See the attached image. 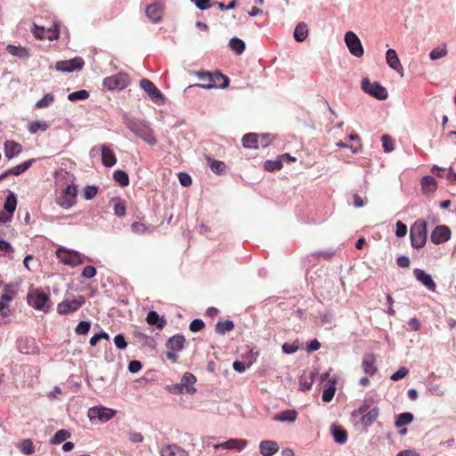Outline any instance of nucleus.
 <instances>
[{
    "label": "nucleus",
    "instance_id": "nucleus-1",
    "mask_svg": "<svg viewBox=\"0 0 456 456\" xmlns=\"http://www.w3.org/2000/svg\"><path fill=\"white\" fill-rule=\"evenodd\" d=\"M128 128L139 138L150 145H155L157 139L154 135V130L149 123L144 121H132L128 124Z\"/></svg>",
    "mask_w": 456,
    "mask_h": 456
},
{
    "label": "nucleus",
    "instance_id": "nucleus-2",
    "mask_svg": "<svg viewBox=\"0 0 456 456\" xmlns=\"http://www.w3.org/2000/svg\"><path fill=\"white\" fill-rule=\"evenodd\" d=\"M427 223L424 220H417L411 227L410 237L411 246L421 248L427 241Z\"/></svg>",
    "mask_w": 456,
    "mask_h": 456
},
{
    "label": "nucleus",
    "instance_id": "nucleus-3",
    "mask_svg": "<svg viewBox=\"0 0 456 456\" xmlns=\"http://www.w3.org/2000/svg\"><path fill=\"white\" fill-rule=\"evenodd\" d=\"M28 303L37 310L48 312L50 309V298L41 289H36L28 292Z\"/></svg>",
    "mask_w": 456,
    "mask_h": 456
},
{
    "label": "nucleus",
    "instance_id": "nucleus-4",
    "mask_svg": "<svg viewBox=\"0 0 456 456\" xmlns=\"http://www.w3.org/2000/svg\"><path fill=\"white\" fill-rule=\"evenodd\" d=\"M102 84L103 86L110 91H120L125 89L130 84V78L127 74L119 72L105 77Z\"/></svg>",
    "mask_w": 456,
    "mask_h": 456
},
{
    "label": "nucleus",
    "instance_id": "nucleus-5",
    "mask_svg": "<svg viewBox=\"0 0 456 456\" xmlns=\"http://www.w3.org/2000/svg\"><path fill=\"white\" fill-rule=\"evenodd\" d=\"M77 190L76 185L69 184L61 190L56 199V203L63 208H70L77 201Z\"/></svg>",
    "mask_w": 456,
    "mask_h": 456
},
{
    "label": "nucleus",
    "instance_id": "nucleus-6",
    "mask_svg": "<svg viewBox=\"0 0 456 456\" xmlns=\"http://www.w3.org/2000/svg\"><path fill=\"white\" fill-rule=\"evenodd\" d=\"M58 259L64 265L77 266L84 263L85 256L77 251L59 248L56 251Z\"/></svg>",
    "mask_w": 456,
    "mask_h": 456
},
{
    "label": "nucleus",
    "instance_id": "nucleus-7",
    "mask_svg": "<svg viewBox=\"0 0 456 456\" xmlns=\"http://www.w3.org/2000/svg\"><path fill=\"white\" fill-rule=\"evenodd\" d=\"M362 89L379 100H386L388 97V93L384 86L378 82H370L369 78L362 79Z\"/></svg>",
    "mask_w": 456,
    "mask_h": 456
},
{
    "label": "nucleus",
    "instance_id": "nucleus-8",
    "mask_svg": "<svg viewBox=\"0 0 456 456\" xmlns=\"http://www.w3.org/2000/svg\"><path fill=\"white\" fill-rule=\"evenodd\" d=\"M140 86L147 94L149 98L156 104H164L165 96L157 88V86L149 79L142 78L140 80Z\"/></svg>",
    "mask_w": 456,
    "mask_h": 456
},
{
    "label": "nucleus",
    "instance_id": "nucleus-9",
    "mask_svg": "<svg viewBox=\"0 0 456 456\" xmlns=\"http://www.w3.org/2000/svg\"><path fill=\"white\" fill-rule=\"evenodd\" d=\"M86 302L83 296H77L74 299H66L57 305V312L60 314H68L79 309Z\"/></svg>",
    "mask_w": 456,
    "mask_h": 456
},
{
    "label": "nucleus",
    "instance_id": "nucleus-10",
    "mask_svg": "<svg viewBox=\"0 0 456 456\" xmlns=\"http://www.w3.org/2000/svg\"><path fill=\"white\" fill-rule=\"evenodd\" d=\"M84 65V60L81 57H76L69 60L57 61L55 69L61 72H73L82 69Z\"/></svg>",
    "mask_w": 456,
    "mask_h": 456
},
{
    "label": "nucleus",
    "instance_id": "nucleus-11",
    "mask_svg": "<svg viewBox=\"0 0 456 456\" xmlns=\"http://www.w3.org/2000/svg\"><path fill=\"white\" fill-rule=\"evenodd\" d=\"M345 42L353 55L356 57H361L363 55V47L355 33L352 31L346 32L345 35Z\"/></svg>",
    "mask_w": 456,
    "mask_h": 456
},
{
    "label": "nucleus",
    "instance_id": "nucleus-12",
    "mask_svg": "<svg viewBox=\"0 0 456 456\" xmlns=\"http://www.w3.org/2000/svg\"><path fill=\"white\" fill-rule=\"evenodd\" d=\"M16 293L10 287H5L4 293L0 296V315L7 317L11 314L10 303L14 298Z\"/></svg>",
    "mask_w": 456,
    "mask_h": 456
},
{
    "label": "nucleus",
    "instance_id": "nucleus-13",
    "mask_svg": "<svg viewBox=\"0 0 456 456\" xmlns=\"http://www.w3.org/2000/svg\"><path fill=\"white\" fill-rule=\"evenodd\" d=\"M116 414V411L111 409L104 407H93L88 411L90 419L98 418L102 422H107L111 419Z\"/></svg>",
    "mask_w": 456,
    "mask_h": 456
},
{
    "label": "nucleus",
    "instance_id": "nucleus-14",
    "mask_svg": "<svg viewBox=\"0 0 456 456\" xmlns=\"http://www.w3.org/2000/svg\"><path fill=\"white\" fill-rule=\"evenodd\" d=\"M451 238V230L445 225L436 226L431 233V241L436 245L446 242Z\"/></svg>",
    "mask_w": 456,
    "mask_h": 456
},
{
    "label": "nucleus",
    "instance_id": "nucleus-15",
    "mask_svg": "<svg viewBox=\"0 0 456 456\" xmlns=\"http://www.w3.org/2000/svg\"><path fill=\"white\" fill-rule=\"evenodd\" d=\"M17 206V199L13 192H9L7 195L4 208L8 213V216H5L4 214H0V222L5 223L11 220V217L12 216L13 212L16 209Z\"/></svg>",
    "mask_w": 456,
    "mask_h": 456
},
{
    "label": "nucleus",
    "instance_id": "nucleus-16",
    "mask_svg": "<svg viewBox=\"0 0 456 456\" xmlns=\"http://www.w3.org/2000/svg\"><path fill=\"white\" fill-rule=\"evenodd\" d=\"M248 444V442L243 439L231 438L224 443H221L215 445L216 449L224 448L228 450H236L238 452L242 451Z\"/></svg>",
    "mask_w": 456,
    "mask_h": 456
},
{
    "label": "nucleus",
    "instance_id": "nucleus-17",
    "mask_svg": "<svg viewBox=\"0 0 456 456\" xmlns=\"http://www.w3.org/2000/svg\"><path fill=\"white\" fill-rule=\"evenodd\" d=\"M280 450L277 442L273 440H264L259 444V451L263 456H273Z\"/></svg>",
    "mask_w": 456,
    "mask_h": 456
},
{
    "label": "nucleus",
    "instance_id": "nucleus-18",
    "mask_svg": "<svg viewBox=\"0 0 456 456\" xmlns=\"http://www.w3.org/2000/svg\"><path fill=\"white\" fill-rule=\"evenodd\" d=\"M195 75L199 77L200 81H202V84H194L190 86L188 88L198 86L205 89H211L214 88L215 85L212 84L213 82V77L212 73L208 71H198L195 72Z\"/></svg>",
    "mask_w": 456,
    "mask_h": 456
},
{
    "label": "nucleus",
    "instance_id": "nucleus-19",
    "mask_svg": "<svg viewBox=\"0 0 456 456\" xmlns=\"http://www.w3.org/2000/svg\"><path fill=\"white\" fill-rule=\"evenodd\" d=\"M414 275L416 279L420 281L424 286H426L429 290L435 291L436 289V284L431 278V276L426 273L423 270L415 269Z\"/></svg>",
    "mask_w": 456,
    "mask_h": 456
},
{
    "label": "nucleus",
    "instance_id": "nucleus-20",
    "mask_svg": "<svg viewBox=\"0 0 456 456\" xmlns=\"http://www.w3.org/2000/svg\"><path fill=\"white\" fill-rule=\"evenodd\" d=\"M196 382V377L189 372H186L183 374V376L181 379L180 385L186 394H193L195 393L196 389L193 387V385Z\"/></svg>",
    "mask_w": 456,
    "mask_h": 456
},
{
    "label": "nucleus",
    "instance_id": "nucleus-21",
    "mask_svg": "<svg viewBox=\"0 0 456 456\" xmlns=\"http://www.w3.org/2000/svg\"><path fill=\"white\" fill-rule=\"evenodd\" d=\"M22 151L21 144L14 141H6L4 142V155L8 159H11L19 155Z\"/></svg>",
    "mask_w": 456,
    "mask_h": 456
},
{
    "label": "nucleus",
    "instance_id": "nucleus-22",
    "mask_svg": "<svg viewBox=\"0 0 456 456\" xmlns=\"http://www.w3.org/2000/svg\"><path fill=\"white\" fill-rule=\"evenodd\" d=\"M163 8L160 4H150L146 9V14L152 22H159L162 18Z\"/></svg>",
    "mask_w": 456,
    "mask_h": 456
},
{
    "label": "nucleus",
    "instance_id": "nucleus-23",
    "mask_svg": "<svg viewBox=\"0 0 456 456\" xmlns=\"http://www.w3.org/2000/svg\"><path fill=\"white\" fill-rule=\"evenodd\" d=\"M102 164L107 167H113L117 162L115 153L106 145L102 147Z\"/></svg>",
    "mask_w": 456,
    "mask_h": 456
},
{
    "label": "nucleus",
    "instance_id": "nucleus-24",
    "mask_svg": "<svg viewBox=\"0 0 456 456\" xmlns=\"http://www.w3.org/2000/svg\"><path fill=\"white\" fill-rule=\"evenodd\" d=\"M160 456H187V453L180 446L173 444L163 447L160 450Z\"/></svg>",
    "mask_w": 456,
    "mask_h": 456
},
{
    "label": "nucleus",
    "instance_id": "nucleus-25",
    "mask_svg": "<svg viewBox=\"0 0 456 456\" xmlns=\"http://www.w3.org/2000/svg\"><path fill=\"white\" fill-rule=\"evenodd\" d=\"M375 362V356L372 354H367L363 357L362 365L366 374L373 376L377 372Z\"/></svg>",
    "mask_w": 456,
    "mask_h": 456
},
{
    "label": "nucleus",
    "instance_id": "nucleus-26",
    "mask_svg": "<svg viewBox=\"0 0 456 456\" xmlns=\"http://www.w3.org/2000/svg\"><path fill=\"white\" fill-rule=\"evenodd\" d=\"M386 60H387V63L388 64V66L396 70V71H399L400 69H403L402 67V64L400 62V60L397 56V53L395 50L393 49H388L387 51V53H386Z\"/></svg>",
    "mask_w": 456,
    "mask_h": 456
},
{
    "label": "nucleus",
    "instance_id": "nucleus-27",
    "mask_svg": "<svg viewBox=\"0 0 456 456\" xmlns=\"http://www.w3.org/2000/svg\"><path fill=\"white\" fill-rule=\"evenodd\" d=\"M185 338L182 335L173 336L167 342V347L171 351H181L184 347Z\"/></svg>",
    "mask_w": 456,
    "mask_h": 456
},
{
    "label": "nucleus",
    "instance_id": "nucleus-28",
    "mask_svg": "<svg viewBox=\"0 0 456 456\" xmlns=\"http://www.w3.org/2000/svg\"><path fill=\"white\" fill-rule=\"evenodd\" d=\"M259 134L255 133L246 134L242 137V144L248 149H258L259 148Z\"/></svg>",
    "mask_w": 456,
    "mask_h": 456
},
{
    "label": "nucleus",
    "instance_id": "nucleus-29",
    "mask_svg": "<svg viewBox=\"0 0 456 456\" xmlns=\"http://www.w3.org/2000/svg\"><path fill=\"white\" fill-rule=\"evenodd\" d=\"M213 82L215 85L214 88H226L229 86V77L220 71H215L212 73Z\"/></svg>",
    "mask_w": 456,
    "mask_h": 456
},
{
    "label": "nucleus",
    "instance_id": "nucleus-30",
    "mask_svg": "<svg viewBox=\"0 0 456 456\" xmlns=\"http://www.w3.org/2000/svg\"><path fill=\"white\" fill-rule=\"evenodd\" d=\"M331 432L338 444H343L347 441V432L342 427L332 425Z\"/></svg>",
    "mask_w": 456,
    "mask_h": 456
},
{
    "label": "nucleus",
    "instance_id": "nucleus-31",
    "mask_svg": "<svg viewBox=\"0 0 456 456\" xmlns=\"http://www.w3.org/2000/svg\"><path fill=\"white\" fill-rule=\"evenodd\" d=\"M146 321L150 325H155L158 329L161 330L166 324V320L160 318L156 311H150L147 314Z\"/></svg>",
    "mask_w": 456,
    "mask_h": 456
},
{
    "label": "nucleus",
    "instance_id": "nucleus-32",
    "mask_svg": "<svg viewBox=\"0 0 456 456\" xmlns=\"http://www.w3.org/2000/svg\"><path fill=\"white\" fill-rule=\"evenodd\" d=\"M297 418V412L295 410H286L273 417L276 421L294 422Z\"/></svg>",
    "mask_w": 456,
    "mask_h": 456
},
{
    "label": "nucleus",
    "instance_id": "nucleus-33",
    "mask_svg": "<svg viewBox=\"0 0 456 456\" xmlns=\"http://www.w3.org/2000/svg\"><path fill=\"white\" fill-rule=\"evenodd\" d=\"M34 162V159H28L23 163H20V165L13 167L8 170H6L7 175H20V174L27 171Z\"/></svg>",
    "mask_w": 456,
    "mask_h": 456
},
{
    "label": "nucleus",
    "instance_id": "nucleus-34",
    "mask_svg": "<svg viewBox=\"0 0 456 456\" xmlns=\"http://www.w3.org/2000/svg\"><path fill=\"white\" fill-rule=\"evenodd\" d=\"M205 159H206V160L208 162V165L209 168L214 173L221 174V173H223L225 170L226 165H225L224 162L219 161V160H216V159H212L209 156H206Z\"/></svg>",
    "mask_w": 456,
    "mask_h": 456
},
{
    "label": "nucleus",
    "instance_id": "nucleus-35",
    "mask_svg": "<svg viewBox=\"0 0 456 456\" xmlns=\"http://www.w3.org/2000/svg\"><path fill=\"white\" fill-rule=\"evenodd\" d=\"M6 50L10 54H12L13 56H18L20 58H26V57L29 56L28 49L26 47H22L20 45L16 46V45H8L6 46Z\"/></svg>",
    "mask_w": 456,
    "mask_h": 456
},
{
    "label": "nucleus",
    "instance_id": "nucleus-36",
    "mask_svg": "<svg viewBox=\"0 0 456 456\" xmlns=\"http://www.w3.org/2000/svg\"><path fill=\"white\" fill-rule=\"evenodd\" d=\"M433 173H435L437 176L445 177L452 183H456V173L453 172L452 168L450 169H442L436 167H434L432 169Z\"/></svg>",
    "mask_w": 456,
    "mask_h": 456
},
{
    "label": "nucleus",
    "instance_id": "nucleus-37",
    "mask_svg": "<svg viewBox=\"0 0 456 456\" xmlns=\"http://www.w3.org/2000/svg\"><path fill=\"white\" fill-rule=\"evenodd\" d=\"M308 36V28L306 24L300 22L294 30V37L297 42H303Z\"/></svg>",
    "mask_w": 456,
    "mask_h": 456
},
{
    "label": "nucleus",
    "instance_id": "nucleus-38",
    "mask_svg": "<svg viewBox=\"0 0 456 456\" xmlns=\"http://www.w3.org/2000/svg\"><path fill=\"white\" fill-rule=\"evenodd\" d=\"M335 380H329V383L325 386L323 393H322V401L329 403L330 402L335 395L336 387Z\"/></svg>",
    "mask_w": 456,
    "mask_h": 456
},
{
    "label": "nucleus",
    "instance_id": "nucleus-39",
    "mask_svg": "<svg viewBox=\"0 0 456 456\" xmlns=\"http://www.w3.org/2000/svg\"><path fill=\"white\" fill-rule=\"evenodd\" d=\"M379 416V409L373 408L366 412L361 419L362 425L368 427L370 426Z\"/></svg>",
    "mask_w": 456,
    "mask_h": 456
},
{
    "label": "nucleus",
    "instance_id": "nucleus-40",
    "mask_svg": "<svg viewBox=\"0 0 456 456\" xmlns=\"http://www.w3.org/2000/svg\"><path fill=\"white\" fill-rule=\"evenodd\" d=\"M421 187L425 192H433L436 189V179L430 175L425 176L421 180Z\"/></svg>",
    "mask_w": 456,
    "mask_h": 456
},
{
    "label": "nucleus",
    "instance_id": "nucleus-41",
    "mask_svg": "<svg viewBox=\"0 0 456 456\" xmlns=\"http://www.w3.org/2000/svg\"><path fill=\"white\" fill-rule=\"evenodd\" d=\"M20 452L26 455H30L35 452V446L31 439L27 438L20 442L18 445Z\"/></svg>",
    "mask_w": 456,
    "mask_h": 456
},
{
    "label": "nucleus",
    "instance_id": "nucleus-42",
    "mask_svg": "<svg viewBox=\"0 0 456 456\" xmlns=\"http://www.w3.org/2000/svg\"><path fill=\"white\" fill-rule=\"evenodd\" d=\"M413 421V415L411 412H403L396 417L395 425L396 428H403Z\"/></svg>",
    "mask_w": 456,
    "mask_h": 456
},
{
    "label": "nucleus",
    "instance_id": "nucleus-43",
    "mask_svg": "<svg viewBox=\"0 0 456 456\" xmlns=\"http://www.w3.org/2000/svg\"><path fill=\"white\" fill-rule=\"evenodd\" d=\"M114 181L120 186L125 187L129 184V176L126 172L123 170H117L113 174Z\"/></svg>",
    "mask_w": 456,
    "mask_h": 456
},
{
    "label": "nucleus",
    "instance_id": "nucleus-44",
    "mask_svg": "<svg viewBox=\"0 0 456 456\" xmlns=\"http://www.w3.org/2000/svg\"><path fill=\"white\" fill-rule=\"evenodd\" d=\"M234 328V324L232 321L226 320L224 322H218L216 325V332L224 335L228 331L232 330Z\"/></svg>",
    "mask_w": 456,
    "mask_h": 456
},
{
    "label": "nucleus",
    "instance_id": "nucleus-45",
    "mask_svg": "<svg viewBox=\"0 0 456 456\" xmlns=\"http://www.w3.org/2000/svg\"><path fill=\"white\" fill-rule=\"evenodd\" d=\"M229 45L231 49L237 54H241L245 50V43L238 37L232 38L230 40Z\"/></svg>",
    "mask_w": 456,
    "mask_h": 456
},
{
    "label": "nucleus",
    "instance_id": "nucleus-46",
    "mask_svg": "<svg viewBox=\"0 0 456 456\" xmlns=\"http://www.w3.org/2000/svg\"><path fill=\"white\" fill-rule=\"evenodd\" d=\"M70 437V433L66 429L58 430L51 439L52 444H59Z\"/></svg>",
    "mask_w": 456,
    "mask_h": 456
},
{
    "label": "nucleus",
    "instance_id": "nucleus-47",
    "mask_svg": "<svg viewBox=\"0 0 456 456\" xmlns=\"http://www.w3.org/2000/svg\"><path fill=\"white\" fill-rule=\"evenodd\" d=\"M113 210L117 216H125L126 211L125 201L120 199L115 200L113 203Z\"/></svg>",
    "mask_w": 456,
    "mask_h": 456
},
{
    "label": "nucleus",
    "instance_id": "nucleus-48",
    "mask_svg": "<svg viewBox=\"0 0 456 456\" xmlns=\"http://www.w3.org/2000/svg\"><path fill=\"white\" fill-rule=\"evenodd\" d=\"M283 167V163H282V160L280 159H275V160H266L264 164V167L265 170L267 171H270V172H273V171H276V170H281Z\"/></svg>",
    "mask_w": 456,
    "mask_h": 456
},
{
    "label": "nucleus",
    "instance_id": "nucleus-49",
    "mask_svg": "<svg viewBox=\"0 0 456 456\" xmlns=\"http://www.w3.org/2000/svg\"><path fill=\"white\" fill-rule=\"evenodd\" d=\"M48 127L45 121H33L29 124L28 130L31 134H36L38 131H45Z\"/></svg>",
    "mask_w": 456,
    "mask_h": 456
},
{
    "label": "nucleus",
    "instance_id": "nucleus-50",
    "mask_svg": "<svg viewBox=\"0 0 456 456\" xmlns=\"http://www.w3.org/2000/svg\"><path fill=\"white\" fill-rule=\"evenodd\" d=\"M88 97H89V93L84 89L73 92L68 95V99L70 102H76L78 100H86Z\"/></svg>",
    "mask_w": 456,
    "mask_h": 456
},
{
    "label": "nucleus",
    "instance_id": "nucleus-51",
    "mask_svg": "<svg viewBox=\"0 0 456 456\" xmlns=\"http://www.w3.org/2000/svg\"><path fill=\"white\" fill-rule=\"evenodd\" d=\"M447 54V50L445 46H439L436 48H434L430 53L429 57L431 60H438L440 58L444 57Z\"/></svg>",
    "mask_w": 456,
    "mask_h": 456
},
{
    "label": "nucleus",
    "instance_id": "nucleus-52",
    "mask_svg": "<svg viewBox=\"0 0 456 456\" xmlns=\"http://www.w3.org/2000/svg\"><path fill=\"white\" fill-rule=\"evenodd\" d=\"M382 146L386 152H390L395 149L394 140L387 134L381 137Z\"/></svg>",
    "mask_w": 456,
    "mask_h": 456
},
{
    "label": "nucleus",
    "instance_id": "nucleus-53",
    "mask_svg": "<svg viewBox=\"0 0 456 456\" xmlns=\"http://www.w3.org/2000/svg\"><path fill=\"white\" fill-rule=\"evenodd\" d=\"M54 101V97L51 94H47L36 103V107L43 109L48 107Z\"/></svg>",
    "mask_w": 456,
    "mask_h": 456
},
{
    "label": "nucleus",
    "instance_id": "nucleus-54",
    "mask_svg": "<svg viewBox=\"0 0 456 456\" xmlns=\"http://www.w3.org/2000/svg\"><path fill=\"white\" fill-rule=\"evenodd\" d=\"M98 192V188L94 185H88L84 189V198L86 200H92L96 196Z\"/></svg>",
    "mask_w": 456,
    "mask_h": 456
},
{
    "label": "nucleus",
    "instance_id": "nucleus-55",
    "mask_svg": "<svg viewBox=\"0 0 456 456\" xmlns=\"http://www.w3.org/2000/svg\"><path fill=\"white\" fill-rule=\"evenodd\" d=\"M91 324L89 322L82 321L76 327V333L85 335L90 330Z\"/></svg>",
    "mask_w": 456,
    "mask_h": 456
},
{
    "label": "nucleus",
    "instance_id": "nucleus-56",
    "mask_svg": "<svg viewBox=\"0 0 456 456\" xmlns=\"http://www.w3.org/2000/svg\"><path fill=\"white\" fill-rule=\"evenodd\" d=\"M131 230L134 233L142 234V233H144V232H146L148 231V227L146 226V224H144L142 223L134 222L131 225Z\"/></svg>",
    "mask_w": 456,
    "mask_h": 456
},
{
    "label": "nucleus",
    "instance_id": "nucleus-57",
    "mask_svg": "<svg viewBox=\"0 0 456 456\" xmlns=\"http://www.w3.org/2000/svg\"><path fill=\"white\" fill-rule=\"evenodd\" d=\"M205 327V323L202 320L200 319H194L191 323H190V330L192 332H197V331H200L203 328Z\"/></svg>",
    "mask_w": 456,
    "mask_h": 456
},
{
    "label": "nucleus",
    "instance_id": "nucleus-58",
    "mask_svg": "<svg viewBox=\"0 0 456 456\" xmlns=\"http://www.w3.org/2000/svg\"><path fill=\"white\" fill-rule=\"evenodd\" d=\"M0 252H4L3 253L4 255L12 254L14 252V249L9 242L1 239L0 240Z\"/></svg>",
    "mask_w": 456,
    "mask_h": 456
},
{
    "label": "nucleus",
    "instance_id": "nucleus-59",
    "mask_svg": "<svg viewBox=\"0 0 456 456\" xmlns=\"http://www.w3.org/2000/svg\"><path fill=\"white\" fill-rule=\"evenodd\" d=\"M408 372H409V370H408L407 368L401 367L396 372H395L391 376V379L394 380V381H397L399 379H403L408 374Z\"/></svg>",
    "mask_w": 456,
    "mask_h": 456
},
{
    "label": "nucleus",
    "instance_id": "nucleus-60",
    "mask_svg": "<svg viewBox=\"0 0 456 456\" xmlns=\"http://www.w3.org/2000/svg\"><path fill=\"white\" fill-rule=\"evenodd\" d=\"M407 233V226L403 222L398 221L396 223V230H395V235L397 237H404Z\"/></svg>",
    "mask_w": 456,
    "mask_h": 456
},
{
    "label": "nucleus",
    "instance_id": "nucleus-61",
    "mask_svg": "<svg viewBox=\"0 0 456 456\" xmlns=\"http://www.w3.org/2000/svg\"><path fill=\"white\" fill-rule=\"evenodd\" d=\"M114 343H115V346L118 349H125L127 346V343H126L124 336L121 335V334H118V335L115 336Z\"/></svg>",
    "mask_w": 456,
    "mask_h": 456
},
{
    "label": "nucleus",
    "instance_id": "nucleus-62",
    "mask_svg": "<svg viewBox=\"0 0 456 456\" xmlns=\"http://www.w3.org/2000/svg\"><path fill=\"white\" fill-rule=\"evenodd\" d=\"M96 275V269L92 265H87L83 269L82 276L86 279H91Z\"/></svg>",
    "mask_w": 456,
    "mask_h": 456
},
{
    "label": "nucleus",
    "instance_id": "nucleus-63",
    "mask_svg": "<svg viewBox=\"0 0 456 456\" xmlns=\"http://www.w3.org/2000/svg\"><path fill=\"white\" fill-rule=\"evenodd\" d=\"M200 10H206L213 5L212 0H191Z\"/></svg>",
    "mask_w": 456,
    "mask_h": 456
},
{
    "label": "nucleus",
    "instance_id": "nucleus-64",
    "mask_svg": "<svg viewBox=\"0 0 456 456\" xmlns=\"http://www.w3.org/2000/svg\"><path fill=\"white\" fill-rule=\"evenodd\" d=\"M166 390H167L169 393L175 394V395H180L183 394L184 391L183 390L180 383L175 384V385H168L166 387Z\"/></svg>",
    "mask_w": 456,
    "mask_h": 456
}]
</instances>
